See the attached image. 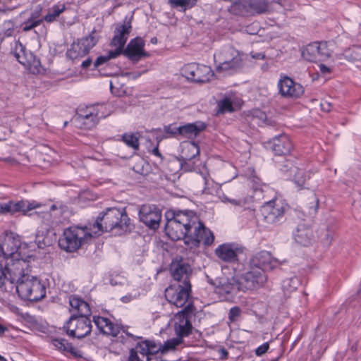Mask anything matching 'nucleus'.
<instances>
[{
	"instance_id": "1",
	"label": "nucleus",
	"mask_w": 361,
	"mask_h": 361,
	"mask_svg": "<svg viewBox=\"0 0 361 361\" xmlns=\"http://www.w3.org/2000/svg\"><path fill=\"white\" fill-rule=\"evenodd\" d=\"M274 257L269 252L260 251L255 254L249 261L248 271L240 277L243 291L258 289L266 283L267 276L265 271H271L284 264Z\"/></svg>"
},
{
	"instance_id": "2",
	"label": "nucleus",
	"mask_w": 361,
	"mask_h": 361,
	"mask_svg": "<svg viewBox=\"0 0 361 361\" xmlns=\"http://www.w3.org/2000/svg\"><path fill=\"white\" fill-rule=\"evenodd\" d=\"M27 264L23 259H17L8 267L10 282L16 283V290L23 299L38 301L45 297L46 288L35 276L25 273Z\"/></svg>"
},
{
	"instance_id": "3",
	"label": "nucleus",
	"mask_w": 361,
	"mask_h": 361,
	"mask_svg": "<svg viewBox=\"0 0 361 361\" xmlns=\"http://www.w3.org/2000/svg\"><path fill=\"white\" fill-rule=\"evenodd\" d=\"M166 234L172 240H183L189 234L191 224L197 221L196 214L190 210H169L165 213Z\"/></svg>"
},
{
	"instance_id": "4",
	"label": "nucleus",
	"mask_w": 361,
	"mask_h": 361,
	"mask_svg": "<svg viewBox=\"0 0 361 361\" xmlns=\"http://www.w3.org/2000/svg\"><path fill=\"white\" fill-rule=\"evenodd\" d=\"M130 219L124 209L109 208L101 214L93 223H89L88 229H92L95 236H99L104 232H109L115 228L126 230Z\"/></svg>"
},
{
	"instance_id": "5",
	"label": "nucleus",
	"mask_w": 361,
	"mask_h": 361,
	"mask_svg": "<svg viewBox=\"0 0 361 361\" xmlns=\"http://www.w3.org/2000/svg\"><path fill=\"white\" fill-rule=\"evenodd\" d=\"M87 227L89 224L85 227L71 226L66 228L63 237L59 240L60 247L69 252L76 251L95 236L92 229H88Z\"/></svg>"
},
{
	"instance_id": "6",
	"label": "nucleus",
	"mask_w": 361,
	"mask_h": 361,
	"mask_svg": "<svg viewBox=\"0 0 361 361\" xmlns=\"http://www.w3.org/2000/svg\"><path fill=\"white\" fill-rule=\"evenodd\" d=\"M143 47H117L115 50L109 51L106 55L97 57L94 63V67L97 68L110 59H115L122 54L130 61L137 62L149 56V54L144 50Z\"/></svg>"
},
{
	"instance_id": "7",
	"label": "nucleus",
	"mask_w": 361,
	"mask_h": 361,
	"mask_svg": "<svg viewBox=\"0 0 361 361\" xmlns=\"http://www.w3.org/2000/svg\"><path fill=\"white\" fill-rule=\"evenodd\" d=\"M214 240L213 233L200 221L199 217L197 216V221L191 224L189 234L185 238V244L190 248H193L198 247L200 243L205 246H209L214 243Z\"/></svg>"
},
{
	"instance_id": "8",
	"label": "nucleus",
	"mask_w": 361,
	"mask_h": 361,
	"mask_svg": "<svg viewBox=\"0 0 361 361\" xmlns=\"http://www.w3.org/2000/svg\"><path fill=\"white\" fill-rule=\"evenodd\" d=\"M247 56V54L235 49L233 47H229L226 52L225 60L220 62L219 65L216 66V71L218 73L233 74L243 67V62Z\"/></svg>"
},
{
	"instance_id": "9",
	"label": "nucleus",
	"mask_w": 361,
	"mask_h": 361,
	"mask_svg": "<svg viewBox=\"0 0 361 361\" xmlns=\"http://www.w3.org/2000/svg\"><path fill=\"white\" fill-rule=\"evenodd\" d=\"M88 316L75 314L71 316L64 326L67 334L78 338H82L89 335L92 331V324Z\"/></svg>"
},
{
	"instance_id": "10",
	"label": "nucleus",
	"mask_w": 361,
	"mask_h": 361,
	"mask_svg": "<svg viewBox=\"0 0 361 361\" xmlns=\"http://www.w3.org/2000/svg\"><path fill=\"white\" fill-rule=\"evenodd\" d=\"M288 207L281 198H274L267 202L262 207L264 221L269 224H276L283 219Z\"/></svg>"
},
{
	"instance_id": "11",
	"label": "nucleus",
	"mask_w": 361,
	"mask_h": 361,
	"mask_svg": "<svg viewBox=\"0 0 361 361\" xmlns=\"http://www.w3.org/2000/svg\"><path fill=\"white\" fill-rule=\"evenodd\" d=\"M190 292V283L173 284L165 290V297L171 304L177 307H183L185 305L191 303L189 302Z\"/></svg>"
},
{
	"instance_id": "12",
	"label": "nucleus",
	"mask_w": 361,
	"mask_h": 361,
	"mask_svg": "<svg viewBox=\"0 0 361 361\" xmlns=\"http://www.w3.org/2000/svg\"><path fill=\"white\" fill-rule=\"evenodd\" d=\"M181 72L187 80L195 82H207L214 77V73L209 66L195 63L184 66Z\"/></svg>"
},
{
	"instance_id": "13",
	"label": "nucleus",
	"mask_w": 361,
	"mask_h": 361,
	"mask_svg": "<svg viewBox=\"0 0 361 361\" xmlns=\"http://www.w3.org/2000/svg\"><path fill=\"white\" fill-rule=\"evenodd\" d=\"M195 312V307L192 303H188L178 312L174 318V329L176 334L180 338L188 336L192 330L190 317Z\"/></svg>"
},
{
	"instance_id": "14",
	"label": "nucleus",
	"mask_w": 361,
	"mask_h": 361,
	"mask_svg": "<svg viewBox=\"0 0 361 361\" xmlns=\"http://www.w3.org/2000/svg\"><path fill=\"white\" fill-rule=\"evenodd\" d=\"M14 56L20 63L23 65L31 73L41 72V63L34 53L27 47H16Z\"/></svg>"
},
{
	"instance_id": "15",
	"label": "nucleus",
	"mask_w": 361,
	"mask_h": 361,
	"mask_svg": "<svg viewBox=\"0 0 361 361\" xmlns=\"http://www.w3.org/2000/svg\"><path fill=\"white\" fill-rule=\"evenodd\" d=\"M278 87L281 95L286 98L296 99L304 93L303 87L288 76H284L279 80Z\"/></svg>"
},
{
	"instance_id": "16",
	"label": "nucleus",
	"mask_w": 361,
	"mask_h": 361,
	"mask_svg": "<svg viewBox=\"0 0 361 361\" xmlns=\"http://www.w3.org/2000/svg\"><path fill=\"white\" fill-rule=\"evenodd\" d=\"M171 272L174 280L178 283L185 285V283H190V276L192 273L190 266L185 262L182 258L176 259L171 264Z\"/></svg>"
},
{
	"instance_id": "17",
	"label": "nucleus",
	"mask_w": 361,
	"mask_h": 361,
	"mask_svg": "<svg viewBox=\"0 0 361 361\" xmlns=\"http://www.w3.org/2000/svg\"><path fill=\"white\" fill-rule=\"evenodd\" d=\"M140 219L150 228L159 227L161 214L159 209L149 205H143L139 212Z\"/></svg>"
},
{
	"instance_id": "18",
	"label": "nucleus",
	"mask_w": 361,
	"mask_h": 361,
	"mask_svg": "<svg viewBox=\"0 0 361 361\" xmlns=\"http://www.w3.org/2000/svg\"><path fill=\"white\" fill-rule=\"evenodd\" d=\"M242 252L238 245L234 243H224L219 245L214 250L215 255L220 260L225 262H234L238 260V257Z\"/></svg>"
},
{
	"instance_id": "19",
	"label": "nucleus",
	"mask_w": 361,
	"mask_h": 361,
	"mask_svg": "<svg viewBox=\"0 0 361 361\" xmlns=\"http://www.w3.org/2000/svg\"><path fill=\"white\" fill-rule=\"evenodd\" d=\"M267 145L268 147L274 152V154L279 156L288 154L293 148L289 137L285 134L274 137Z\"/></svg>"
},
{
	"instance_id": "20",
	"label": "nucleus",
	"mask_w": 361,
	"mask_h": 361,
	"mask_svg": "<svg viewBox=\"0 0 361 361\" xmlns=\"http://www.w3.org/2000/svg\"><path fill=\"white\" fill-rule=\"evenodd\" d=\"M216 290L219 294L233 295L239 290L243 291V286L240 278L221 279L216 286Z\"/></svg>"
},
{
	"instance_id": "21",
	"label": "nucleus",
	"mask_w": 361,
	"mask_h": 361,
	"mask_svg": "<svg viewBox=\"0 0 361 361\" xmlns=\"http://www.w3.org/2000/svg\"><path fill=\"white\" fill-rule=\"evenodd\" d=\"M99 104H96L87 107V113L78 114L76 121H78L79 119L80 121H82L87 128L95 126L99 122V118L105 116L103 113L99 114Z\"/></svg>"
},
{
	"instance_id": "22",
	"label": "nucleus",
	"mask_w": 361,
	"mask_h": 361,
	"mask_svg": "<svg viewBox=\"0 0 361 361\" xmlns=\"http://www.w3.org/2000/svg\"><path fill=\"white\" fill-rule=\"evenodd\" d=\"M293 236L296 243L304 246L310 245L314 240L313 231L305 224L298 225Z\"/></svg>"
},
{
	"instance_id": "23",
	"label": "nucleus",
	"mask_w": 361,
	"mask_h": 361,
	"mask_svg": "<svg viewBox=\"0 0 361 361\" xmlns=\"http://www.w3.org/2000/svg\"><path fill=\"white\" fill-rule=\"evenodd\" d=\"M93 321L100 332L104 334L115 337L120 332V328L107 318L94 317Z\"/></svg>"
},
{
	"instance_id": "24",
	"label": "nucleus",
	"mask_w": 361,
	"mask_h": 361,
	"mask_svg": "<svg viewBox=\"0 0 361 361\" xmlns=\"http://www.w3.org/2000/svg\"><path fill=\"white\" fill-rule=\"evenodd\" d=\"M205 128V123L201 121L187 123L180 126L179 135H181L183 137L192 139L197 136Z\"/></svg>"
},
{
	"instance_id": "25",
	"label": "nucleus",
	"mask_w": 361,
	"mask_h": 361,
	"mask_svg": "<svg viewBox=\"0 0 361 361\" xmlns=\"http://www.w3.org/2000/svg\"><path fill=\"white\" fill-rule=\"evenodd\" d=\"M131 30L130 22L124 23L122 25H118L114 32L111 45H125Z\"/></svg>"
},
{
	"instance_id": "26",
	"label": "nucleus",
	"mask_w": 361,
	"mask_h": 361,
	"mask_svg": "<svg viewBox=\"0 0 361 361\" xmlns=\"http://www.w3.org/2000/svg\"><path fill=\"white\" fill-rule=\"evenodd\" d=\"M134 350L137 351L142 358H145L146 361H150V356L156 354L160 350V347L154 342L145 341L138 343Z\"/></svg>"
},
{
	"instance_id": "27",
	"label": "nucleus",
	"mask_w": 361,
	"mask_h": 361,
	"mask_svg": "<svg viewBox=\"0 0 361 361\" xmlns=\"http://www.w3.org/2000/svg\"><path fill=\"white\" fill-rule=\"evenodd\" d=\"M8 205L11 209V214L21 212L24 215H31V214H29V212L35 208L39 207L40 206L37 203L29 202L27 201H10L8 202Z\"/></svg>"
},
{
	"instance_id": "28",
	"label": "nucleus",
	"mask_w": 361,
	"mask_h": 361,
	"mask_svg": "<svg viewBox=\"0 0 361 361\" xmlns=\"http://www.w3.org/2000/svg\"><path fill=\"white\" fill-rule=\"evenodd\" d=\"M69 303L73 309L78 311L79 315H90L91 311L89 305L80 298L70 297Z\"/></svg>"
},
{
	"instance_id": "29",
	"label": "nucleus",
	"mask_w": 361,
	"mask_h": 361,
	"mask_svg": "<svg viewBox=\"0 0 361 361\" xmlns=\"http://www.w3.org/2000/svg\"><path fill=\"white\" fill-rule=\"evenodd\" d=\"M249 14H260L267 11V0H245Z\"/></svg>"
},
{
	"instance_id": "30",
	"label": "nucleus",
	"mask_w": 361,
	"mask_h": 361,
	"mask_svg": "<svg viewBox=\"0 0 361 361\" xmlns=\"http://www.w3.org/2000/svg\"><path fill=\"white\" fill-rule=\"evenodd\" d=\"M199 153V147L194 142H188L183 145L181 156L183 159L190 160L197 156Z\"/></svg>"
},
{
	"instance_id": "31",
	"label": "nucleus",
	"mask_w": 361,
	"mask_h": 361,
	"mask_svg": "<svg viewBox=\"0 0 361 361\" xmlns=\"http://www.w3.org/2000/svg\"><path fill=\"white\" fill-rule=\"evenodd\" d=\"M52 344L59 350L64 353H70L75 357L78 356V351L72 345L64 338H54L52 340Z\"/></svg>"
},
{
	"instance_id": "32",
	"label": "nucleus",
	"mask_w": 361,
	"mask_h": 361,
	"mask_svg": "<svg viewBox=\"0 0 361 361\" xmlns=\"http://www.w3.org/2000/svg\"><path fill=\"white\" fill-rule=\"evenodd\" d=\"M285 167L287 168V170L283 169L284 171H290V173H295L294 182L298 188L301 189L305 183V179L303 176V171L302 170H299L290 162H288Z\"/></svg>"
},
{
	"instance_id": "33",
	"label": "nucleus",
	"mask_w": 361,
	"mask_h": 361,
	"mask_svg": "<svg viewBox=\"0 0 361 361\" xmlns=\"http://www.w3.org/2000/svg\"><path fill=\"white\" fill-rule=\"evenodd\" d=\"M2 245L4 246L5 250L8 249L11 250V249H13V250H12L13 257L20 247V240L18 237H15L13 233H10L6 234Z\"/></svg>"
},
{
	"instance_id": "34",
	"label": "nucleus",
	"mask_w": 361,
	"mask_h": 361,
	"mask_svg": "<svg viewBox=\"0 0 361 361\" xmlns=\"http://www.w3.org/2000/svg\"><path fill=\"white\" fill-rule=\"evenodd\" d=\"M90 51L88 47H71L67 50V57L71 60L78 59L85 56Z\"/></svg>"
},
{
	"instance_id": "35",
	"label": "nucleus",
	"mask_w": 361,
	"mask_h": 361,
	"mask_svg": "<svg viewBox=\"0 0 361 361\" xmlns=\"http://www.w3.org/2000/svg\"><path fill=\"white\" fill-rule=\"evenodd\" d=\"M300 281L296 276H293L284 279L282 282V288L285 294H289L295 291Z\"/></svg>"
},
{
	"instance_id": "36",
	"label": "nucleus",
	"mask_w": 361,
	"mask_h": 361,
	"mask_svg": "<svg viewBox=\"0 0 361 361\" xmlns=\"http://www.w3.org/2000/svg\"><path fill=\"white\" fill-rule=\"evenodd\" d=\"M228 11L231 13L236 16H244L249 14L248 8L245 0H241L240 2L232 4Z\"/></svg>"
},
{
	"instance_id": "37",
	"label": "nucleus",
	"mask_w": 361,
	"mask_h": 361,
	"mask_svg": "<svg viewBox=\"0 0 361 361\" xmlns=\"http://www.w3.org/2000/svg\"><path fill=\"white\" fill-rule=\"evenodd\" d=\"M224 202H228L233 205L235 207L242 208L249 202V197H229L226 195L222 197Z\"/></svg>"
},
{
	"instance_id": "38",
	"label": "nucleus",
	"mask_w": 361,
	"mask_h": 361,
	"mask_svg": "<svg viewBox=\"0 0 361 361\" xmlns=\"http://www.w3.org/2000/svg\"><path fill=\"white\" fill-rule=\"evenodd\" d=\"M121 140L127 146L133 149L137 150L139 149V139L135 134L124 133Z\"/></svg>"
},
{
	"instance_id": "39",
	"label": "nucleus",
	"mask_w": 361,
	"mask_h": 361,
	"mask_svg": "<svg viewBox=\"0 0 361 361\" xmlns=\"http://www.w3.org/2000/svg\"><path fill=\"white\" fill-rule=\"evenodd\" d=\"M66 9L65 5L54 6L49 13L45 16L44 20L47 22H53Z\"/></svg>"
},
{
	"instance_id": "40",
	"label": "nucleus",
	"mask_w": 361,
	"mask_h": 361,
	"mask_svg": "<svg viewBox=\"0 0 361 361\" xmlns=\"http://www.w3.org/2000/svg\"><path fill=\"white\" fill-rule=\"evenodd\" d=\"M134 162L132 169L135 172L141 175L147 174L148 164L143 159L140 157L135 158Z\"/></svg>"
},
{
	"instance_id": "41",
	"label": "nucleus",
	"mask_w": 361,
	"mask_h": 361,
	"mask_svg": "<svg viewBox=\"0 0 361 361\" xmlns=\"http://www.w3.org/2000/svg\"><path fill=\"white\" fill-rule=\"evenodd\" d=\"M316 50V47H303L301 50V56L308 61H315L317 60Z\"/></svg>"
},
{
	"instance_id": "42",
	"label": "nucleus",
	"mask_w": 361,
	"mask_h": 361,
	"mask_svg": "<svg viewBox=\"0 0 361 361\" xmlns=\"http://www.w3.org/2000/svg\"><path fill=\"white\" fill-rule=\"evenodd\" d=\"M334 232L328 228H323L321 229L319 238L324 246H329L333 240Z\"/></svg>"
},
{
	"instance_id": "43",
	"label": "nucleus",
	"mask_w": 361,
	"mask_h": 361,
	"mask_svg": "<svg viewBox=\"0 0 361 361\" xmlns=\"http://www.w3.org/2000/svg\"><path fill=\"white\" fill-rule=\"evenodd\" d=\"M196 0H169V4L173 8H181L183 10L192 7Z\"/></svg>"
},
{
	"instance_id": "44",
	"label": "nucleus",
	"mask_w": 361,
	"mask_h": 361,
	"mask_svg": "<svg viewBox=\"0 0 361 361\" xmlns=\"http://www.w3.org/2000/svg\"><path fill=\"white\" fill-rule=\"evenodd\" d=\"M12 263L7 262L5 267H0V288H2L6 281H10V274L8 267H11Z\"/></svg>"
},
{
	"instance_id": "45",
	"label": "nucleus",
	"mask_w": 361,
	"mask_h": 361,
	"mask_svg": "<svg viewBox=\"0 0 361 361\" xmlns=\"http://www.w3.org/2000/svg\"><path fill=\"white\" fill-rule=\"evenodd\" d=\"M34 18H35L34 15H32L30 19H29L27 21L25 22L22 25V30L23 31H25V32L29 31V30H32V28L39 25L42 22V19L34 20Z\"/></svg>"
},
{
	"instance_id": "46",
	"label": "nucleus",
	"mask_w": 361,
	"mask_h": 361,
	"mask_svg": "<svg viewBox=\"0 0 361 361\" xmlns=\"http://www.w3.org/2000/svg\"><path fill=\"white\" fill-rule=\"evenodd\" d=\"M267 115L264 111L255 110L252 114V121L258 125L266 123Z\"/></svg>"
},
{
	"instance_id": "47",
	"label": "nucleus",
	"mask_w": 361,
	"mask_h": 361,
	"mask_svg": "<svg viewBox=\"0 0 361 361\" xmlns=\"http://www.w3.org/2000/svg\"><path fill=\"white\" fill-rule=\"evenodd\" d=\"M219 111L221 113L233 111V105L230 99L225 98L219 103Z\"/></svg>"
},
{
	"instance_id": "48",
	"label": "nucleus",
	"mask_w": 361,
	"mask_h": 361,
	"mask_svg": "<svg viewBox=\"0 0 361 361\" xmlns=\"http://www.w3.org/2000/svg\"><path fill=\"white\" fill-rule=\"evenodd\" d=\"M46 232L38 231L35 234V243L38 247L42 248L47 245L46 242Z\"/></svg>"
},
{
	"instance_id": "49",
	"label": "nucleus",
	"mask_w": 361,
	"mask_h": 361,
	"mask_svg": "<svg viewBox=\"0 0 361 361\" xmlns=\"http://www.w3.org/2000/svg\"><path fill=\"white\" fill-rule=\"evenodd\" d=\"M316 54L317 56L318 60H324L326 59H328L331 54L327 49V47H316Z\"/></svg>"
},
{
	"instance_id": "50",
	"label": "nucleus",
	"mask_w": 361,
	"mask_h": 361,
	"mask_svg": "<svg viewBox=\"0 0 361 361\" xmlns=\"http://www.w3.org/2000/svg\"><path fill=\"white\" fill-rule=\"evenodd\" d=\"M164 131L169 135V137H176L180 133V126L176 127L174 124L165 126L164 127Z\"/></svg>"
},
{
	"instance_id": "51",
	"label": "nucleus",
	"mask_w": 361,
	"mask_h": 361,
	"mask_svg": "<svg viewBox=\"0 0 361 361\" xmlns=\"http://www.w3.org/2000/svg\"><path fill=\"white\" fill-rule=\"evenodd\" d=\"M99 36L97 33L93 31L88 37L84 39L83 44H86V45H95L98 43Z\"/></svg>"
},
{
	"instance_id": "52",
	"label": "nucleus",
	"mask_w": 361,
	"mask_h": 361,
	"mask_svg": "<svg viewBox=\"0 0 361 361\" xmlns=\"http://www.w3.org/2000/svg\"><path fill=\"white\" fill-rule=\"evenodd\" d=\"M240 309L238 307H232L228 314V318L229 320L232 322L236 321V319L238 318V317L240 314Z\"/></svg>"
},
{
	"instance_id": "53",
	"label": "nucleus",
	"mask_w": 361,
	"mask_h": 361,
	"mask_svg": "<svg viewBox=\"0 0 361 361\" xmlns=\"http://www.w3.org/2000/svg\"><path fill=\"white\" fill-rule=\"evenodd\" d=\"M181 340L180 338H173L167 341L164 344V350H173L180 343Z\"/></svg>"
},
{
	"instance_id": "54",
	"label": "nucleus",
	"mask_w": 361,
	"mask_h": 361,
	"mask_svg": "<svg viewBox=\"0 0 361 361\" xmlns=\"http://www.w3.org/2000/svg\"><path fill=\"white\" fill-rule=\"evenodd\" d=\"M139 295L140 293L138 290H134L133 293H128L126 295L123 296L121 300L122 302L127 303L137 298L139 296Z\"/></svg>"
},
{
	"instance_id": "55",
	"label": "nucleus",
	"mask_w": 361,
	"mask_h": 361,
	"mask_svg": "<svg viewBox=\"0 0 361 361\" xmlns=\"http://www.w3.org/2000/svg\"><path fill=\"white\" fill-rule=\"evenodd\" d=\"M144 359L145 358H142L137 351L134 349L130 350L128 361H144Z\"/></svg>"
},
{
	"instance_id": "56",
	"label": "nucleus",
	"mask_w": 361,
	"mask_h": 361,
	"mask_svg": "<svg viewBox=\"0 0 361 361\" xmlns=\"http://www.w3.org/2000/svg\"><path fill=\"white\" fill-rule=\"evenodd\" d=\"M12 249L11 250H5L4 246L2 244H0V257L5 258L8 259L10 257H12Z\"/></svg>"
},
{
	"instance_id": "57",
	"label": "nucleus",
	"mask_w": 361,
	"mask_h": 361,
	"mask_svg": "<svg viewBox=\"0 0 361 361\" xmlns=\"http://www.w3.org/2000/svg\"><path fill=\"white\" fill-rule=\"evenodd\" d=\"M269 348V343H264L255 350V354L257 356H262L268 350Z\"/></svg>"
},
{
	"instance_id": "58",
	"label": "nucleus",
	"mask_w": 361,
	"mask_h": 361,
	"mask_svg": "<svg viewBox=\"0 0 361 361\" xmlns=\"http://www.w3.org/2000/svg\"><path fill=\"white\" fill-rule=\"evenodd\" d=\"M147 42V40L142 37H137L133 39L128 45H145Z\"/></svg>"
},
{
	"instance_id": "59",
	"label": "nucleus",
	"mask_w": 361,
	"mask_h": 361,
	"mask_svg": "<svg viewBox=\"0 0 361 361\" xmlns=\"http://www.w3.org/2000/svg\"><path fill=\"white\" fill-rule=\"evenodd\" d=\"M312 199L313 200L314 206L310 207V210L308 212L310 215L314 214L317 212L319 204V201L314 195L312 196Z\"/></svg>"
},
{
	"instance_id": "60",
	"label": "nucleus",
	"mask_w": 361,
	"mask_h": 361,
	"mask_svg": "<svg viewBox=\"0 0 361 361\" xmlns=\"http://www.w3.org/2000/svg\"><path fill=\"white\" fill-rule=\"evenodd\" d=\"M0 212L2 214H11V209L8 203L0 204Z\"/></svg>"
},
{
	"instance_id": "61",
	"label": "nucleus",
	"mask_w": 361,
	"mask_h": 361,
	"mask_svg": "<svg viewBox=\"0 0 361 361\" xmlns=\"http://www.w3.org/2000/svg\"><path fill=\"white\" fill-rule=\"evenodd\" d=\"M321 108L322 111L329 112L331 111V103L327 101H323L321 103Z\"/></svg>"
},
{
	"instance_id": "62",
	"label": "nucleus",
	"mask_w": 361,
	"mask_h": 361,
	"mask_svg": "<svg viewBox=\"0 0 361 361\" xmlns=\"http://www.w3.org/2000/svg\"><path fill=\"white\" fill-rule=\"evenodd\" d=\"M250 54L252 59L257 60L263 59L265 57L264 54L260 52L255 53L251 51Z\"/></svg>"
},
{
	"instance_id": "63",
	"label": "nucleus",
	"mask_w": 361,
	"mask_h": 361,
	"mask_svg": "<svg viewBox=\"0 0 361 361\" xmlns=\"http://www.w3.org/2000/svg\"><path fill=\"white\" fill-rule=\"evenodd\" d=\"M319 71L324 75L328 74L331 72L330 68L324 64L319 65Z\"/></svg>"
},
{
	"instance_id": "64",
	"label": "nucleus",
	"mask_w": 361,
	"mask_h": 361,
	"mask_svg": "<svg viewBox=\"0 0 361 361\" xmlns=\"http://www.w3.org/2000/svg\"><path fill=\"white\" fill-rule=\"evenodd\" d=\"M219 353H220V357H221V359L225 360V359L227 358V357H228V352H227L226 350H225L224 348H222V349L220 350Z\"/></svg>"
}]
</instances>
